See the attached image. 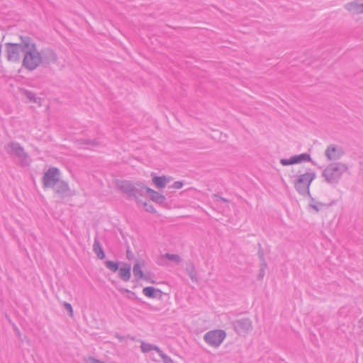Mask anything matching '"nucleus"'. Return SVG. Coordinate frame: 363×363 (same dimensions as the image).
I'll list each match as a JSON object with an SVG mask.
<instances>
[{
    "mask_svg": "<svg viewBox=\"0 0 363 363\" xmlns=\"http://www.w3.org/2000/svg\"><path fill=\"white\" fill-rule=\"evenodd\" d=\"M359 335L360 336L363 337V329L360 331Z\"/></svg>",
    "mask_w": 363,
    "mask_h": 363,
    "instance_id": "obj_42",
    "label": "nucleus"
},
{
    "mask_svg": "<svg viewBox=\"0 0 363 363\" xmlns=\"http://www.w3.org/2000/svg\"><path fill=\"white\" fill-rule=\"evenodd\" d=\"M22 93H23V95L27 99H28V101L30 102L40 104V101H41L42 99L40 98V97H37L34 92H33V91H30V90L23 89L22 91Z\"/></svg>",
    "mask_w": 363,
    "mask_h": 363,
    "instance_id": "obj_22",
    "label": "nucleus"
},
{
    "mask_svg": "<svg viewBox=\"0 0 363 363\" xmlns=\"http://www.w3.org/2000/svg\"><path fill=\"white\" fill-rule=\"evenodd\" d=\"M6 152L15 155L20 160L21 166H28V155L25 152L24 148L17 142H11L5 146Z\"/></svg>",
    "mask_w": 363,
    "mask_h": 363,
    "instance_id": "obj_7",
    "label": "nucleus"
},
{
    "mask_svg": "<svg viewBox=\"0 0 363 363\" xmlns=\"http://www.w3.org/2000/svg\"><path fill=\"white\" fill-rule=\"evenodd\" d=\"M142 266H145V262L143 260H136V262L133 265V272L136 281L142 279V278H147V276H145L142 270Z\"/></svg>",
    "mask_w": 363,
    "mask_h": 363,
    "instance_id": "obj_16",
    "label": "nucleus"
},
{
    "mask_svg": "<svg viewBox=\"0 0 363 363\" xmlns=\"http://www.w3.org/2000/svg\"><path fill=\"white\" fill-rule=\"evenodd\" d=\"M147 194H148L150 199L153 202L159 204L162 207H165L167 206V199L165 195L155 191L151 188H148L146 189Z\"/></svg>",
    "mask_w": 363,
    "mask_h": 363,
    "instance_id": "obj_14",
    "label": "nucleus"
},
{
    "mask_svg": "<svg viewBox=\"0 0 363 363\" xmlns=\"http://www.w3.org/2000/svg\"><path fill=\"white\" fill-rule=\"evenodd\" d=\"M53 189H55V193L60 195L61 199H64L65 197L69 196L70 191L67 182L60 179L57 182V183H56Z\"/></svg>",
    "mask_w": 363,
    "mask_h": 363,
    "instance_id": "obj_15",
    "label": "nucleus"
},
{
    "mask_svg": "<svg viewBox=\"0 0 363 363\" xmlns=\"http://www.w3.org/2000/svg\"><path fill=\"white\" fill-rule=\"evenodd\" d=\"M314 202H315V201L313 202L311 201V203L309 205L316 212H318L320 210V207L325 206L324 203H323L321 202H316L315 203H313Z\"/></svg>",
    "mask_w": 363,
    "mask_h": 363,
    "instance_id": "obj_30",
    "label": "nucleus"
},
{
    "mask_svg": "<svg viewBox=\"0 0 363 363\" xmlns=\"http://www.w3.org/2000/svg\"><path fill=\"white\" fill-rule=\"evenodd\" d=\"M164 257H166L167 259H168L170 261H174L177 264L180 263L181 261H182L181 257L178 255H176V254L166 253L164 255Z\"/></svg>",
    "mask_w": 363,
    "mask_h": 363,
    "instance_id": "obj_24",
    "label": "nucleus"
},
{
    "mask_svg": "<svg viewBox=\"0 0 363 363\" xmlns=\"http://www.w3.org/2000/svg\"><path fill=\"white\" fill-rule=\"evenodd\" d=\"M15 331H16V334H17V335H18V338H19L21 341H23V338H22V337H21V332L19 331V330H18L16 327L15 328Z\"/></svg>",
    "mask_w": 363,
    "mask_h": 363,
    "instance_id": "obj_40",
    "label": "nucleus"
},
{
    "mask_svg": "<svg viewBox=\"0 0 363 363\" xmlns=\"http://www.w3.org/2000/svg\"><path fill=\"white\" fill-rule=\"evenodd\" d=\"M267 268V264L264 263L263 264H260V268L259 270V274L257 275L258 280H262L265 274V269Z\"/></svg>",
    "mask_w": 363,
    "mask_h": 363,
    "instance_id": "obj_27",
    "label": "nucleus"
},
{
    "mask_svg": "<svg viewBox=\"0 0 363 363\" xmlns=\"http://www.w3.org/2000/svg\"><path fill=\"white\" fill-rule=\"evenodd\" d=\"M116 187L123 194H125L128 199H135L137 203H142L139 196H144L147 194V186L143 182H133L129 180L116 181Z\"/></svg>",
    "mask_w": 363,
    "mask_h": 363,
    "instance_id": "obj_1",
    "label": "nucleus"
},
{
    "mask_svg": "<svg viewBox=\"0 0 363 363\" xmlns=\"http://www.w3.org/2000/svg\"><path fill=\"white\" fill-rule=\"evenodd\" d=\"M170 179L166 176H154L152 182L157 189H162L170 182Z\"/></svg>",
    "mask_w": 363,
    "mask_h": 363,
    "instance_id": "obj_18",
    "label": "nucleus"
},
{
    "mask_svg": "<svg viewBox=\"0 0 363 363\" xmlns=\"http://www.w3.org/2000/svg\"><path fill=\"white\" fill-rule=\"evenodd\" d=\"M347 170V164L342 162H333L323 169L321 175L326 183L335 186L339 183L342 174Z\"/></svg>",
    "mask_w": 363,
    "mask_h": 363,
    "instance_id": "obj_3",
    "label": "nucleus"
},
{
    "mask_svg": "<svg viewBox=\"0 0 363 363\" xmlns=\"http://www.w3.org/2000/svg\"><path fill=\"white\" fill-rule=\"evenodd\" d=\"M141 203L143 204V206L145 207V210L147 212L152 213H156V210H155V207L151 203H148L147 202H144V203L142 202Z\"/></svg>",
    "mask_w": 363,
    "mask_h": 363,
    "instance_id": "obj_28",
    "label": "nucleus"
},
{
    "mask_svg": "<svg viewBox=\"0 0 363 363\" xmlns=\"http://www.w3.org/2000/svg\"><path fill=\"white\" fill-rule=\"evenodd\" d=\"M303 162H311L313 164H315V162L308 153L293 155L289 159L283 158L280 160V163L284 166L299 164Z\"/></svg>",
    "mask_w": 363,
    "mask_h": 363,
    "instance_id": "obj_12",
    "label": "nucleus"
},
{
    "mask_svg": "<svg viewBox=\"0 0 363 363\" xmlns=\"http://www.w3.org/2000/svg\"><path fill=\"white\" fill-rule=\"evenodd\" d=\"M120 262H113L106 260L104 262V265L111 272L115 273L118 271V277L123 281H128L131 277V265L129 263H122L120 267Z\"/></svg>",
    "mask_w": 363,
    "mask_h": 363,
    "instance_id": "obj_6",
    "label": "nucleus"
},
{
    "mask_svg": "<svg viewBox=\"0 0 363 363\" xmlns=\"http://www.w3.org/2000/svg\"><path fill=\"white\" fill-rule=\"evenodd\" d=\"M345 8L349 11H352L355 13H363V3L359 4L357 1H352L347 3Z\"/></svg>",
    "mask_w": 363,
    "mask_h": 363,
    "instance_id": "obj_20",
    "label": "nucleus"
},
{
    "mask_svg": "<svg viewBox=\"0 0 363 363\" xmlns=\"http://www.w3.org/2000/svg\"><path fill=\"white\" fill-rule=\"evenodd\" d=\"M226 333L222 330H210L204 335V340L211 346L218 347L224 340Z\"/></svg>",
    "mask_w": 363,
    "mask_h": 363,
    "instance_id": "obj_9",
    "label": "nucleus"
},
{
    "mask_svg": "<svg viewBox=\"0 0 363 363\" xmlns=\"http://www.w3.org/2000/svg\"><path fill=\"white\" fill-rule=\"evenodd\" d=\"M143 352H148L152 350V345L143 342L140 346Z\"/></svg>",
    "mask_w": 363,
    "mask_h": 363,
    "instance_id": "obj_29",
    "label": "nucleus"
},
{
    "mask_svg": "<svg viewBox=\"0 0 363 363\" xmlns=\"http://www.w3.org/2000/svg\"><path fill=\"white\" fill-rule=\"evenodd\" d=\"M26 38H30L29 36H20L21 43H8L5 44L6 58L11 62H19L21 58V52L24 54V43Z\"/></svg>",
    "mask_w": 363,
    "mask_h": 363,
    "instance_id": "obj_5",
    "label": "nucleus"
},
{
    "mask_svg": "<svg viewBox=\"0 0 363 363\" xmlns=\"http://www.w3.org/2000/svg\"><path fill=\"white\" fill-rule=\"evenodd\" d=\"M359 327L363 326V317L362 318H360V320H359Z\"/></svg>",
    "mask_w": 363,
    "mask_h": 363,
    "instance_id": "obj_41",
    "label": "nucleus"
},
{
    "mask_svg": "<svg viewBox=\"0 0 363 363\" xmlns=\"http://www.w3.org/2000/svg\"><path fill=\"white\" fill-rule=\"evenodd\" d=\"M119 291L121 292H122V293H127L128 294L127 298L128 299L140 301V299L136 296L135 293L133 292V291H130V290H128L127 289H125V288H121V289H119Z\"/></svg>",
    "mask_w": 363,
    "mask_h": 363,
    "instance_id": "obj_23",
    "label": "nucleus"
},
{
    "mask_svg": "<svg viewBox=\"0 0 363 363\" xmlns=\"http://www.w3.org/2000/svg\"><path fill=\"white\" fill-rule=\"evenodd\" d=\"M315 178L316 174L315 172H307L298 175L294 181L296 191L303 196H308L313 202L314 199L311 195L310 186Z\"/></svg>",
    "mask_w": 363,
    "mask_h": 363,
    "instance_id": "obj_4",
    "label": "nucleus"
},
{
    "mask_svg": "<svg viewBox=\"0 0 363 363\" xmlns=\"http://www.w3.org/2000/svg\"><path fill=\"white\" fill-rule=\"evenodd\" d=\"M93 251L99 259H104L106 257L105 252L102 248V246H101L97 236H96L94 238V242L93 245Z\"/></svg>",
    "mask_w": 363,
    "mask_h": 363,
    "instance_id": "obj_19",
    "label": "nucleus"
},
{
    "mask_svg": "<svg viewBox=\"0 0 363 363\" xmlns=\"http://www.w3.org/2000/svg\"><path fill=\"white\" fill-rule=\"evenodd\" d=\"M235 331L239 335H245L252 330V323L248 318L238 319L233 323Z\"/></svg>",
    "mask_w": 363,
    "mask_h": 363,
    "instance_id": "obj_10",
    "label": "nucleus"
},
{
    "mask_svg": "<svg viewBox=\"0 0 363 363\" xmlns=\"http://www.w3.org/2000/svg\"><path fill=\"white\" fill-rule=\"evenodd\" d=\"M86 363H104L103 362H101L99 359H96L94 357H91V356L88 357V359H86Z\"/></svg>",
    "mask_w": 363,
    "mask_h": 363,
    "instance_id": "obj_34",
    "label": "nucleus"
},
{
    "mask_svg": "<svg viewBox=\"0 0 363 363\" xmlns=\"http://www.w3.org/2000/svg\"><path fill=\"white\" fill-rule=\"evenodd\" d=\"M65 310L69 313L70 316H72L73 315V308L70 303H65L64 304Z\"/></svg>",
    "mask_w": 363,
    "mask_h": 363,
    "instance_id": "obj_33",
    "label": "nucleus"
},
{
    "mask_svg": "<svg viewBox=\"0 0 363 363\" xmlns=\"http://www.w3.org/2000/svg\"><path fill=\"white\" fill-rule=\"evenodd\" d=\"M143 293L147 297L152 298H161L162 296V291L160 289H156L153 286L144 287L143 289Z\"/></svg>",
    "mask_w": 363,
    "mask_h": 363,
    "instance_id": "obj_17",
    "label": "nucleus"
},
{
    "mask_svg": "<svg viewBox=\"0 0 363 363\" xmlns=\"http://www.w3.org/2000/svg\"><path fill=\"white\" fill-rule=\"evenodd\" d=\"M344 154L345 152L342 147L335 145H330L328 146L325 151V155L330 161L339 160L342 156L344 155Z\"/></svg>",
    "mask_w": 363,
    "mask_h": 363,
    "instance_id": "obj_13",
    "label": "nucleus"
},
{
    "mask_svg": "<svg viewBox=\"0 0 363 363\" xmlns=\"http://www.w3.org/2000/svg\"><path fill=\"white\" fill-rule=\"evenodd\" d=\"M126 257L128 260H131L134 257L133 254L130 252L129 249H128L126 251Z\"/></svg>",
    "mask_w": 363,
    "mask_h": 363,
    "instance_id": "obj_36",
    "label": "nucleus"
},
{
    "mask_svg": "<svg viewBox=\"0 0 363 363\" xmlns=\"http://www.w3.org/2000/svg\"><path fill=\"white\" fill-rule=\"evenodd\" d=\"M78 143L81 145H93L96 146L98 145V142L96 140H90V139H79Z\"/></svg>",
    "mask_w": 363,
    "mask_h": 363,
    "instance_id": "obj_25",
    "label": "nucleus"
},
{
    "mask_svg": "<svg viewBox=\"0 0 363 363\" xmlns=\"http://www.w3.org/2000/svg\"><path fill=\"white\" fill-rule=\"evenodd\" d=\"M60 180V170L57 167H50L43 177L42 182L45 189L54 188L55 185Z\"/></svg>",
    "mask_w": 363,
    "mask_h": 363,
    "instance_id": "obj_8",
    "label": "nucleus"
},
{
    "mask_svg": "<svg viewBox=\"0 0 363 363\" xmlns=\"http://www.w3.org/2000/svg\"><path fill=\"white\" fill-rule=\"evenodd\" d=\"M258 257H259V259L261 262L260 264H263L264 263H267L265 259H264V250H263V249L262 247V245L260 243H258Z\"/></svg>",
    "mask_w": 363,
    "mask_h": 363,
    "instance_id": "obj_26",
    "label": "nucleus"
},
{
    "mask_svg": "<svg viewBox=\"0 0 363 363\" xmlns=\"http://www.w3.org/2000/svg\"><path fill=\"white\" fill-rule=\"evenodd\" d=\"M183 186H184V182H183L177 181V182H174L173 183V184L172 186H169L168 188L169 189H179L182 188Z\"/></svg>",
    "mask_w": 363,
    "mask_h": 363,
    "instance_id": "obj_32",
    "label": "nucleus"
},
{
    "mask_svg": "<svg viewBox=\"0 0 363 363\" xmlns=\"http://www.w3.org/2000/svg\"><path fill=\"white\" fill-rule=\"evenodd\" d=\"M115 337L120 341V342H123L125 339V337L121 335L120 334H118L116 333L115 335Z\"/></svg>",
    "mask_w": 363,
    "mask_h": 363,
    "instance_id": "obj_39",
    "label": "nucleus"
},
{
    "mask_svg": "<svg viewBox=\"0 0 363 363\" xmlns=\"http://www.w3.org/2000/svg\"><path fill=\"white\" fill-rule=\"evenodd\" d=\"M186 271L193 282L198 281L195 266L191 261H188L186 263Z\"/></svg>",
    "mask_w": 363,
    "mask_h": 363,
    "instance_id": "obj_21",
    "label": "nucleus"
},
{
    "mask_svg": "<svg viewBox=\"0 0 363 363\" xmlns=\"http://www.w3.org/2000/svg\"><path fill=\"white\" fill-rule=\"evenodd\" d=\"M40 56V65L43 67H48L50 64L57 62V54L50 48L42 49L39 51Z\"/></svg>",
    "mask_w": 363,
    "mask_h": 363,
    "instance_id": "obj_11",
    "label": "nucleus"
},
{
    "mask_svg": "<svg viewBox=\"0 0 363 363\" xmlns=\"http://www.w3.org/2000/svg\"><path fill=\"white\" fill-rule=\"evenodd\" d=\"M159 355L161 357V359H162L164 363H173V361L170 358V357H169L168 355L164 354L163 352L162 353H160Z\"/></svg>",
    "mask_w": 363,
    "mask_h": 363,
    "instance_id": "obj_31",
    "label": "nucleus"
},
{
    "mask_svg": "<svg viewBox=\"0 0 363 363\" xmlns=\"http://www.w3.org/2000/svg\"><path fill=\"white\" fill-rule=\"evenodd\" d=\"M145 276H147V278H143V279L146 280L147 282L151 283V284H155L156 283L155 281H154V280H152L151 279V277H151V274L150 273H147V274H145Z\"/></svg>",
    "mask_w": 363,
    "mask_h": 363,
    "instance_id": "obj_35",
    "label": "nucleus"
},
{
    "mask_svg": "<svg viewBox=\"0 0 363 363\" xmlns=\"http://www.w3.org/2000/svg\"><path fill=\"white\" fill-rule=\"evenodd\" d=\"M152 350H155L158 353V354L162 352V351L160 349L159 347L154 345H152Z\"/></svg>",
    "mask_w": 363,
    "mask_h": 363,
    "instance_id": "obj_38",
    "label": "nucleus"
},
{
    "mask_svg": "<svg viewBox=\"0 0 363 363\" xmlns=\"http://www.w3.org/2000/svg\"><path fill=\"white\" fill-rule=\"evenodd\" d=\"M215 197L217 198V201H223L224 203H228L229 202V201L227 199H225L223 197H221L218 194H216L215 195Z\"/></svg>",
    "mask_w": 363,
    "mask_h": 363,
    "instance_id": "obj_37",
    "label": "nucleus"
},
{
    "mask_svg": "<svg viewBox=\"0 0 363 363\" xmlns=\"http://www.w3.org/2000/svg\"><path fill=\"white\" fill-rule=\"evenodd\" d=\"M24 56L22 61V66L28 71H33L40 65V56L39 50L34 40L30 38H26L24 43Z\"/></svg>",
    "mask_w": 363,
    "mask_h": 363,
    "instance_id": "obj_2",
    "label": "nucleus"
}]
</instances>
